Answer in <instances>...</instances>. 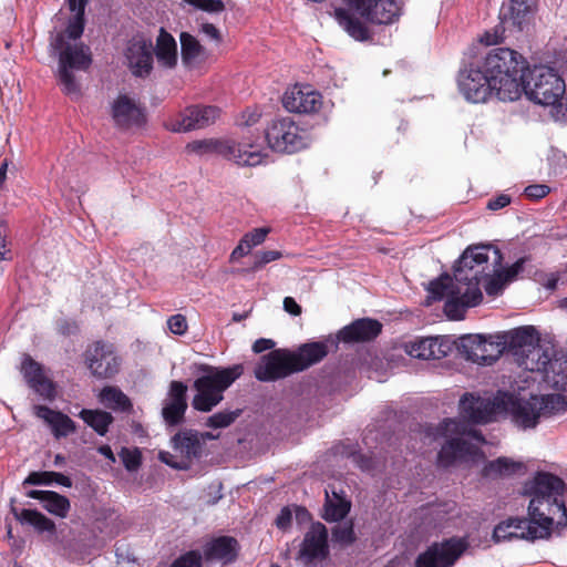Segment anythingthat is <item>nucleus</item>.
Returning <instances> with one entry per match:
<instances>
[{
	"mask_svg": "<svg viewBox=\"0 0 567 567\" xmlns=\"http://www.w3.org/2000/svg\"><path fill=\"white\" fill-rule=\"evenodd\" d=\"M72 17L66 29L56 32L51 47L59 55L58 75L63 91L68 95H78L79 82L74 71H85L91 62L90 49L78 40L84 31V9L87 0H65Z\"/></svg>",
	"mask_w": 567,
	"mask_h": 567,
	"instance_id": "20e7f679",
	"label": "nucleus"
},
{
	"mask_svg": "<svg viewBox=\"0 0 567 567\" xmlns=\"http://www.w3.org/2000/svg\"><path fill=\"white\" fill-rule=\"evenodd\" d=\"M186 392L187 386L183 382H171L162 409L163 419L167 424L177 425L183 421L187 410Z\"/></svg>",
	"mask_w": 567,
	"mask_h": 567,
	"instance_id": "6ab92c4d",
	"label": "nucleus"
},
{
	"mask_svg": "<svg viewBox=\"0 0 567 567\" xmlns=\"http://www.w3.org/2000/svg\"><path fill=\"white\" fill-rule=\"evenodd\" d=\"M269 233V228H255L254 230L247 233L241 240L249 245V249L251 250L254 247L262 244Z\"/></svg>",
	"mask_w": 567,
	"mask_h": 567,
	"instance_id": "de8ad7c7",
	"label": "nucleus"
},
{
	"mask_svg": "<svg viewBox=\"0 0 567 567\" xmlns=\"http://www.w3.org/2000/svg\"><path fill=\"white\" fill-rule=\"evenodd\" d=\"M405 352L412 358L437 360L446 357L452 350L450 341L442 337L421 338L404 344Z\"/></svg>",
	"mask_w": 567,
	"mask_h": 567,
	"instance_id": "a211bd4d",
	"label": "nucleus"
},
{
	"mask_svg": "<svg viewBox=\"0 0 567 567\" xmlns=\"http://www.w3.org/2000/svg\"><path fill=\"white\" fill-rule=\"evenodd\" d=\"M511 203V197L507 194H501L487 203V208L489 210H498L506 207Z\"/></svg>",
	"mask_w": 567,
	"mask_h": 567,
	"instance_id": "680f3d73",
	"label": "nucleus"
},
{
	"mask_svg": "<svg viewBox=\"0 0 567 567\" xmlns=\"http://www.w3.org/2000/svg\"><path fill=\"white\" fill-rule=\"evenodd\" d=\"M519 53L508 48L491 50L476 65L461 69L457 78L460 93L471 103H485L491 96L503 102L519 99L517 59Z\"/></svg>",
	"mask_w": 567,
	"mask_h": 567,
	"instance_id": "7ed1b4c3",
	"label": "nucleus"
},
{
	"mask_svg": "<svg viewBox=\"0 0 567 567\" xmlns=\"http://www.w3.org/2000/svg\"><path fill=\"white\" fill-rule=\"evenodd\" d=\"M120 456L123 461V464L127 471H136L141 465V453L138 450H130L123 447Z\"/></svg>",
	"mask_w": 567,
	"mask_h": 567,
	"instance_id": "a18cd8bd",
	"label": "nucleus"
},
{
	"mask_svg": "<svg viewBox=\"0 0 567 567\" xmlns=\"http://www.w3.org/2000/svg\"><path fill=\"white\" fill-rule=\"evenodd\" d=\"M564 491V481L547 472H538L533 480L524 485V495L530 497L528 516L539 527L546 529L547 536L550 535L555 520L558 525L567 520V511L563 499Z\"/></svg>",
	"mask_w": 567,
	"mask_h": 567,
	"instance_id": "423d86ee",
	"label": "nucleus"
},
{
	"mask_svg": "<svg viewBox=\"0 0 567 567\" xmlns=\"http://www.w3.org/2000/svg\"><path fill=\"white\" fill-rule=\"evenodd\" d=\"M508 411L514 423L522 429L535 427L542 416H550L567 411V398L563 394L530 395L528 399L516 398L506 392L495 396H480L465 393L460 400V416L446 419L433 435L446 439L439 452V462L447 466L455 460H476L481 456L480 447L485 440L472 424H484L495 415Z\"/></svg>",
	"mask_w": 567,
	"mask_h": 567,
	"instance_id": "f257e3e1",
	"label": "nucleus"
},
{
	"mask_svg": "<svg viewBox=\"0 0 567 567\" xmlns=\"http://www.w3.org/2000/svg\"><path fill=\"white\" fill-rule=\"evenodd\" d=\"M281 252L278 250L258 251L255 254L254 270L262 268L265 265L281 258Z\"/></svg>",
	"mask_w": 567,
	"mask_h": 567,
	"instance_id": "09e8293b",
	"label": "nucleus"
},
{
	"mask_svg": "<svg viewBox=\"0 0 567 567\" xmlns=\"http://www.w3.org/2000/svg\"><path fill=\"white\" fill-rule=\"evenodd\" d=\"M523 468L524 465L522 462L502 456L487 462L482 470V475L489 480H496L514 475Z\"/></svg>",
	"mask_w": 567,
	"mask_h": 567,
	"instance_id": "72a5a7b5",
	"label": "nucleus"
},
{
	"mask_svg": "<svg viewBox=\"0 0 567 567\" xmlns=\"http://www.w3.org/2000/svg\"><path fill=\"white\" fill-rule=\"evenodd\" d=\"M291 351L287 349H276L260 358L255 368V377L262 382L276 381L296 373Z\"/></svg>",
	"mask_w": 567,
	"mask_h": 567,
	"instance_id": "f8f14e48",
	"label": "nucleus"
},
{
	"mask_svg": "<svg viewBox=\"0 0 567 567\" xmlns=\"http://www.w3.org/2000/svg\"><path fill=\"white\" fill-rule=\"evenodd\" d=\"M328 354V346L324 342H309L291 351L293 364L297 372L320 362Z\"/></svg>",
	"mask_w": 567,
	"mask_h": 567,
	"instance_id": "bb28decb",
	"label": "nucleus"
},
{
	"mask_svg": "<svg viewBox=\"0 0 567 567\" xmlns=\"http://www.w3.org/2000/svg\"><path fill=\"white\" fill-rule=\"evenodd\" d=\"M238 551V543L235 538L221 536L209 542L204 548L207 560L233 561Z\"/></svg>",
	"mask_w": 567,
	"mask_h": 567,
	"instance_id": "c756f323",
	"label": "nucleus"
},
{
	"mask_svg": "<svg viewBox=\"0 0 567 567\" xmlns=\"http://www.w3.org/2000/svg\"><path fill=\"white\" fill-rule=\"evenodd\" d=\"M261 116V112L257 106L247 107L241 114L237 117L236 124L238 126H250L256 124Z\"/></svg>",
	"mask_w": 567,
	"mask_h": 567,
	"instance_id": "49530a36",
	"label": "nucleus"
},
{
	"mask_svg": "<svg viewBox=\"0 0 567 567\" xmlns=\"http://www.w3.org/2000/svg\"><path fill=\"white\" fill-rule=\"evenodd\" d=\"M522 54L517 59V82L519 97H526L538 105L549 109L550 117L557 123H567L566 84L554 68L547 65L524 66Z\"/></svg>",
	"mask_w": 567,
	"mask_h": 567,
	"instance_id": "39448f33",
	"label": "nucleus"
},
{
	"mask_svg": "<svg viewBox=\"0 0 567 567\" xmlns=\"http://www.w3.org/2000/svg\"><path fill=\"white\" fill-rule=\"evenodd\" d=\"M17 517L22 523L33 526L39 533H48L50 536L55 534L54 522L38 511L23 509Z\"/></svg>",
	"mask_w": 567,
	"mask_h": 567,
	"instance_id": "ea45409f",
	"label": "nucleus"
},
{
	"mask_svg": "<svg viewBox=\"0 0 567 567\" xmlns=\"http://www.w3.org/2000/svg\"><path fill=\"white\" fill-rule=\"evenodd\" d=\"M153 54H155L157 64L162 69L172 70L177 65V43L173 35L165 31L163 28L156 38V44L155 49L153 50Z\"/></svg>",
	"mask_w": 567,
	"mask_h": 567,
	"instance_id": "a878e982",
	"label": "nucleus"
},
{
	"mask_svg": "<svg viewBox=\"0 0 567 567\" xmlns=\"http://www.w3.org/2000/svg\"><path fill=\"white\" fill-rule=\"evenodd\" d=\"M240 414V411L218 412L207 419L206 425L214 429H223L229 426Z\"/></svg>",
	"mask_w": 567,
	"mask_h": 567,
	"instance_id": "37998d69",
	"label": "nucleus"
},
{
	"mask_svg": "<svg viewBox=\"0 0 567 567\" xmlns=\"http://www.w3.org/2000/svg\"><path fill=\"white\" fill-rule=\"evenodd\" d=\"M168 329L172 333L183 336L187 331V321L183 315H174L167 320Z\"/></svg>",
	"mask_w": 567,
	"mask_h": 567,
	"instance_id": "603ef678",
	"label": "nucleus"
},
{
	"mask_svg": "<svg viewBox=\"0 0 567 567\" xmlns=\"http://www.w3.org/2000/svg\"><path fill=\"white\" fill-rule=\"evenodd\" d=\"M499 341L503 343V352L507 351L514 361L519 357L520 352L536 344L539 341L536 329L532 326L519 327L509 331L498 333Z\"/></svg>",
	"mask_w": 567,
	"mask_h": 567,
	"instance_id": "aec40b11",
	"label": "nucleus"
},
{
	"mask_svg": "<svg viewBox=\"0 0 567 567\" xmlns=\"http://www.w3.org/2000/svg\"><path fill=\"white\" fill-rule=\"evenodd\" d=\"M513 523H509V519L499 523L495 528L493 533V537L496 542L501 540H508L512 539V526Z\"/></svg>",
	"mask_w": 567,
	"mask_h": 567,
	"instance_id": "4d7b16f0",
	"label": "nucleus"
},
{
	"mask_svg": "<svg viewBox=\"0 0 567 567\" xmlns=\"http://www.w3.org/2000/svg\"><path fill=\"white\" fill-rule=\"evenodd\" d=\"M112 116L120 126H140L145 122V110L133 97L120 95L112 104Z\"/></svg>",
	"mask_w": 567,
	"mask_h": 567,
	"instance_id": "412c9836",
	"label": "nucleus"
},
{
	"mask_svg": "<svg viewBox=\"0 0 567 567\" xmlns=\"http://www.w3.org/2000/svg\"><path fill=\"white\" fill-rule=\"evenodd\" d=\"M342 3L343 7L334 9V19L357 41L370 38L362 19L371 23L390 24L399 19L402 11V0H342Z\"/></svg>",
	"mask_w": 567,
	"mask_h": 567,
	"instance_id": "0eeeda50",
	"label": "nucleus"
},
{
	"mask_svg": "<svg viewBox=\"0 0 567 567\" xmlns=\"http://www.w3.org/2000/svg\"><path fill=\"white\" fill-rule=\"evenodd\" d=\"M220 110L216 106H190L178 116L167 122V128L173 132H189L204 128L219 117Z\"/></svg>",
	"mask_w": 567,
	"mask_h": 567,
	"instance_id": "2eb2a0df",
	"label": "nucleus"
},
{
	"mask_svg": "<svg viewBox=\"0 0 567 567\" xmlns=\"http://www.w3.org/2000/svg\"><path fill=\"white\" fill-rule=\"evenodd\" d=\"M275 347V342L271 339H258L252 346V350L256 353H261L266 350H270Z\"/></svg>",
	"mask_w": 567,
	"mask_h": 567,
	"instance_id": "69168bd1",
	"label": "nucleus"
},
{
	"mask_svg": "<svg viewBox=\"0 0 567 567\" xmlns=\"http://www.w3.org/2000/svg\"><path fill=\"white\" fill-rule=\"evenodd\" d=\"M554 354L555 350L551 347L540 344L537 341L536 344L526 349L525 352H520L515 362L524 370L542 377Z\"/></svg>",
	"mask_w": 567,
	"mask_h": 567,
	"instance_id": "5701e85b",
	"label": "nucleus"
},
{
	"mask_svg": "<svg viewBox=\"0 0 567 567\" xmlns=\"http://www.w3.org/2000/svg\"><path fill=\"white\" fill-rule=\"evenodd\" d=\"M27 496L39 499L49 513L62 518L68 516L71 508L70 501L65 496L53 491L32 489L27 493Z\"/></svg>",
	"mask_w": 567,
	"mask_h": 567,
	"instance_id": "473e14b6",
	"label": "nucleus"
},
{
	"mask_svg": "<svg viewBox=\"0 0 567 567\" xmlns=\"http://www.w3.org/2000/svg\"><path fill=\"white\" fill-rule=\"evenodd\" d=\"M547 161L555 173L567 168V155L556 146L549 147Z\"/></svg>",
	"mask_w": 567,
	"mask_h": 567,
	"instance_id": "c03bdc74",
	"label": "nucleus"
},
{
	"mask_svg": "<svg viewBox=\"0 0 567 567\" xmlns=\"http://www.w3.org/2000/svg\"><path fill=\"white\" fill-rule=\"evenodd\" d=\"M381 323L372 319H359L344 327L340 331V338L344 342L368 341L381 332Z\"/></svg>",
	"mask_w": 567,
	"mask_h": 567,
	"instance_id": "cd10ccee",
	"label": "nucleus"
},
{
	"mask_svg": "<svg viewBox=\"0 0 567 567\" xmlns=\"http://www.w3.org/2000/svg\"><path fill=\"white\" fill-rule=\"evenodd\" d=\"M21 371L31 389L42 399L53 400L55 398V388L53 382L45 375L42 367L30 357L22 361Z\"/></svg>",
	"mask_w": 567,
	"mask_h": 567,
	"instance_id": "4be33fe9",
	"label": "nucleus"
},
{
	"mask_svg": "<svg viewBox=\"0 0 567 567\" xmlns=\"http://www.w3.org/2000/svg\"><path fill=\"white\" fill-rule=\"evenodd\" d=\"M204 374L194 382L196 394L193 399V408L200 412L212 411L224 399V391L243 374V365L236 364L229 368H212L204 365Z\"/></svg>",
	"mask_w": 567,
	"mask_h": 567,
	"instance_id": "1a4fd4ad",
	"label": "nucleus"
},
{
	"mask_svg": "<svg viewBox=\"0 0 567 567\" xmlns=\"http://www.w3.org/2000/svg\"><path fill=\"white\" fill-rule=\"evenodd\" d=\"M328 532L323 524L315 523L306 534L300 556L308 560L323 558L328 554Z\"/></svg>",
	"mask_w": 567,
	"mask_h": 567,
	"instance_id": "393cba45",
	"label": "nucleus"
},
{
	"mask_svg": "<svg viewBox=\"0 0 567 567\" xmlns=\"http://www.w3.org/2000/svg\"><path fill=\"white\" fill-rule=\"evenodd\" d=\"M182 62L188 69H197L206 61V51L199 41L187 32L181 33Z\"/></svg>",
	"mask_w": 567,
	"mask_h": 567,
	"instance_id": "2f4dec72",
	"label": "nucleus"
},
{
	"mask_svg": "<svg viewBox=\"0 0 567 567\" xmlns=\"http://www.w3.org/2000/svg\"><path fill=\"white\" fill-rule=\"evenodd\" d=\"M538 281L550 291H554L558 282L560 281V274L559 272H549V274H542L539 275Z\"/></svg>",
	"mask_w": 567,
	"mask_h": 567,
	"instance_id": "13d9d810",
	"label": "nucleus"
},
{
	"mask_svg": "<svg viewBox=\"0 0 567 567\" xmlns=\"http://www.w3.org/2000/svg\"><path fill=\"white\" fill-rule=\"evenodd\" d=\"M351 460L362 471H371L374 467L373 460L368 455L361 453H353L351 455Z\"/></svg>",
	"mask_w": 567,
	"mask_h": 567,
	"instance_id": "052dcab7",
	"label": "nucleus"
},
{
	"mask_svg": "<svg viewBox=\"0 0 567 567\" xmlns=\"http://www.w3.org/2000/svg\"><path fill=\"white\" fill-rule=\"evenodd\" d=\"M301 130L291 117H280L271 122L266 130L267 142H295L302 138Z\"/></svg>",
	"mask_w": 567,
	"mask_h": 567,
	"instance_id": "7c9ffc66",
	"label": "nucleus"
},
{
	"mask_svg": "<svg viewBox=\"0 0 567 567\" xmlns=\"http://www.w3.org/2000/svg\"><path fill=\"white\" fill-rule=\"evenodd\" d=\"M52 483L65 487L72 486L70 477L56 472H31L23 481V485H51Z\"/></svg>",
	"mask_w": 567,
	"mask_h": 567,
	"instance_id": "79ce46f5",
	"label": "nucleus"
},
{
	"mask_svg": "<svg viewBox=\"0 0 567 567\" xmlns=\"http://www.w3.org/2000/svg\"><path fill=\"white\" fill-rule=\"evenodd\" d=\"M85 357L87 368L96 378H111L120 370L121 360L111 343L95 342L89 347Z\"/></svg>",
	"mask_w": 567,
	"mask_h": 567,
	"instance_id": "4468645a",
	"label": "nucleus"
},
{
	"mask_svg": "<svg viewBox=\"0 0 567 567\" xmlns=\"http://www.w3.org/2000/svg\"><path fill=\"white\" fill-rule=\"evenodd\" d=\"M532 10V0H511L508 6L502 8L501 16L504 21H512L514 25L523 29Z\"/></svg>",
	"mask_w": 567,
	"mask_h": 567,
	"instance_id": "e433bc0d",
	"label": "nucleus"
},
{
	"mask_svg": "<svg viewBox=\"0 0 567 567\" xmlns=\"http://www.w3.org/2000/svg\"><path fill=\"white\" fill-rule=\"evenodd\" d=\"M292 522V513L288 507L281 509L280 514L276 519V525L280 529H286Z\"/></svg>",
	"mask_w": 567,
	"mask_h": 567,
	"instance_id": "e2e57ef3",
	"label": "nucleus"
},
{
	"mask_svg": "<svg viewBox=\"0 0 567 567\" xmlns=\"http://www.w3.org/2000/svg\"><path fill=\"white\" fill-rule=\"evenodd\" d=\"M249 245H246L243 240L239 241L238 246L231 252V259H238L249 254Z\"/></svg>",
	"mask_w": 567,
	"mask_h": 567,
	"instance_id": "774afa93",
	"label": "nucleus"
},
{
	"mask_svg": "<svg viewBox=\"0 0 567 567\" xmlns=\"http://www.w3.org/2000/svg\"><path fill=\"white\" fill-rule=\"evenodd\" d=\"M202 556L197 551H189L176 559L171 567H200Z\"/></svg>",
	"mask_w": 567,
	"mask_h": 567,
	"instance_id": "3c124183",
	"label": "nucleus"
},
{
	"mask_svg": "<svg viewBox=\"0 0 567 567\" xmlns=\"http://www.w3.org/2000/svg\"><path fill=\"white\" fill-rule=\"evenodd\" d=\"M202 556L197 551H189L176 559L171 567H200Z\"/></svg>",
	"mask_w": 567,
	"mask_h": 567,
	"instance_id": "8fccbe9b",
	"label": "nucleus"
},
{
	"mask_svg": "<svg viewBox=\"0 0 567 567\" xmlns=\"http://www.w3.org/2000/svg\"><path fill=\"white\" fill-rule=\"evenodd\" d=\"M511 526L512 537L527 540H535L539 538L548 537L546 529L539 527L537 523L532 518H508Z\"/></svg>",
	"mask_w": 567,
	"mask_h": 567,
	"instance_id": "c9c22d12",
	"label": "nucleus"
},
{
	"mask_svg": "<svg viewBox=\"0 0 567 567\" xmlns=\"http://www.w3.org/2000/svg\"><path fill=\"white\" fill-rule=\"evenodd\" d=\"M527 261V258L523 257L515 261L512 266L506 269H502V274L505 277V281L512 282L514 281L518 275L523 271L524 265Z\"/></svg>",
	"mask_w": 567,
	"mask_h": 567,
	"instance_id": "864d4df0",
	"label": "nucleus"
},
{
	"mask_svg": "<svg viewBox=\"0 0 567 567\" xmlns=\"http://www.w3.org/2000/svg\"><path fill=\"white\" fill-rule=\"evenodd\" d=\"M34 414L47 423L55 439L66 437L76 431L74 421L66 414L45 405H35Z\"/></svg>",
	"mask_w": 567,
	"mask_h": 567,
	"instance_id": "b1692460",
	"label": "nucleus"
},
{
	"mask_svg": "<svg viewBox=\"0 0 567 567\" xmlns=\"http://www.w3.org/2000/svg\"><path fill=\"white\" fill-rule=\"evenodd\" d=\"M305 144H187V152L204 156L218 154L239 166H256L274 161L271 154H293Z\"/></svg>",
	"mask_w": 567,
	"mask_h": 567,
	"instance_id": "6e6552de",
	"label": "nucleus"
},
{
	"mask_svg": "<svg viewBox=\"0 0 567 567\" xmlns=\"http://www.w3.org/2000/svg\"><path fill=\"white\" fill-rule=\"evenodd\" d=\"M550 188L545 184H534L525 188V195L530 199H540L549 194Z\"/></svg>",
	"mask_w": 567,
	"mask_h": 567,
	"instance_id": "6e6d98bb",
	"label": "nucleus"
},
{
	"mask_svg": "<svg viewBox=\"0 0 567 567\" xmlns=\"http://www.w3.org/2000/svg\"><path fill=\"white\" fill-rule=\"evenodd\" d=\"M502 344L498 334L487 338L482 334H467L458 339L457 350L466 360L488 365L502 355Z\"/></svg>",
	"mask_w": 567,
	"mask_h": 567,
	"instance_id": "9d476101",
	"label": "nucleus"
},
{
	"mask_svg": "<svg viewBox=\"0 0 567 567\" xmlns=\"http://www.w3.org/2000/svg\"><path fill=\"white\" fill-rule=\"evenodd\" d=\"M322 95L310 85L296 84L288 87L282 96L284 107L291 113H317L322 107Z\"/></svg>",
	"mask_w": 567,
	"mask_h": 567,
	"instance_id": "dca6fc26",
	"label": "nucleus"
},
{
	"mask_svg": "<svg viewBox=\"0 0 567 567\" xmlns=\"http://www.w3.org/2000/svg\"><path fill=\"white\" fill-rule=\"evenodd\" d=\"M465 538H450L435 543L416 558V567H451L467 549Z\"/></svg>",
	"mask_w": 567,
	"mask_h": 567,
	"instance_id": "9b49d317",
	"label": "nucleus"
},
{
	"mask_svg": "<svg viewBox=\"0 0 567 567\" xmlns=\"http://www.w3.org/2000/svg\"><path fill=\"white\" fill-rule=\"evenodd\" d=\"M333 537L337 542L350 544L354 540L352 526H338L333 529Z\"/></svg>",
	"mask_w": 567,
	"mask_h": 567,
	"instance_id": "5fc2aeb1",
	"label": "nucleus"
},
{
	"mask_svg": "<svg viewBox=\"0 0 567 567\" xmlns=\"http://www.w3.org/2000/svg\"><path fill=\"white\" fill-rule=\"evenodd\" d=\"M202 32L207 35L208 38H210L212 40H215L217 42L220 41V33L218 31V29L212 24V23H204L200 28Z\"/></svg>",
	"mask_w": 567,
	"mask_h": 567,
	"instance_id": "338daca9",
	"label": "nucleus"
},
{
	"mask_svg": "<svg viewBox=\"0 0 567 567\" xmlns=\"http://www.w3.org/2000/svg\"><path fill=\"white\" fill-rule=\"evenodd\" d=\"M99 398L105 408L113 411L128 412L132 409L130 399L118 388L105 386Z\"/></svg>",
	"mask_w": 567,
	"mask_h": 567,
	"instance_id": "4c0bfd02",
	"label": "nucleus"
},
{
	"mask_svg": "<svg viewBox=\"0 0 567 567\" xmlns=\"http://www.w3.org/2000/svg\"><path fill=\"white\" fill-rule=\"evenodd\" d=\"M125 62L136 78H146L153 70V45L143 37L131 39L124 51Z\"/></svg>",
	"mask_w": 567,
	"mask_h": 567,
	"instance_id": "f3484780",
	"label": "nucleus"
},
{
	"mask_svg": "<svg viewBox=\"0 0 567 567\" xmlns=\"http://www.w3.org/2000/svg\"><path fill=\"white\" fill-rule=\"evenodd\" d=\"M351 460L362 471H371L374 467L373 460L368 455L361 453H353L351 455Z\"/></svg>",
	"mask_w": 567,
	"mask_h": 567,
	"instance_id": "bf43d9fd",
	"label": "nucleus"
},
{
	"mask_svg": "<svg viewBox=\"0 0 567 567\" xmlns=\"http://www.w3.org/2000/svg\"><path fill=\"white\" fill-rule=\"evenodd\" d=\"M284 309L292 316L301 315V307L296 302L292 297H286L284 299Z\"/></svg>",
	"mask_w": 567,
	"mask_h": 567,
	"instance_id": "0e129e2a",
	"label": "nucleus"
},
{
	"mask_svg": "<svg viewBox=\"0 0 567 567\" xmlns=\"http://www.w3.org/2000/svg\"><path fill=\"white\" fill-rule=\"evenodd\" d=\"M333 497H330L329 492L326 491V505H324V519L330 522H338L346 517L350 511V503L340 497L336 492L332 493Z\"/></svg>",
	"mask_w": 567,
	"mask_h": 567,
	"instance_id": "a19ab883",
	"label": "nucleus"
},
{
	"mask_svg": "<svg viewBox=\"0 0 567 567\" xmlns=\"http://www.w3.org/2000/svg\"><path fill=\"white\" fill-rule=\"evenodd\" d=\"M542 380L548 388L567 391V354H554L542 374Z\"/></svg>",
	"mask_w": 567,
	"mask_h": 567,
	"instance_id": "c85d7f7f",
	"label": "nucleus"
},
{
	"mask_svg": "<svg viewBox=\"0 0 567 567\" xmlns=\"http://www.w3.org/2000/svg\"><path fill=\"white\" fill-rule=\"evenodd\" d=\"M502 261L497 247H468L455 266L454 278L443 275L429 284L426 303L444 299L445 315L452 320L463 319L467 308L482 301L481 285L487 295L497 296L509 284L502 274Z\"/></svg>",
	"mask_w": 567,
	"mask_h": 567,
	"instance_id": "f03ea898",
	"label": "nucleus"
},
{
	"mask_svg": "<svg viewBox=\"0 0 567 567\" xmlns=\"http://www.w3.org/2000/svg\"><path fill=\"white\" fill-rule=\"evenodd\" d=\"M80 417L102 436L107 433L109 426L113 422V416L101 410L83 409L80 412Z\"/></svg>",
	"mask_w": 567,
	"mask_h": 567,
	"instance_id": "58836bf2",
	"label": "nucleus"
},
{
	"mask_svg": "<svg viewBox=\"0 0 567 567\" xmlns=\"http://www.w3.org/2000/svg\"><path fill=\"white\" fill-rule=\"evenodd\" d=\"M173 449L179 453L185 460L174 461V456L168 452H161L159 460L178 470L188 467V461L199 457L203 450V440L199 432L193 430H184L175 434L172 439Z\"/></svg>",
	"mask_w": 567,
	"mask_h": 567,
	"instance_id": "ddd939ff",
	"label": "nucleus"
},
{
	"mask_svg": "<svg viewBox=\"0 0 567 567\" xmlns=\"http://www.w3.org/2000/svg\"><path fill=\"white\" fill-rule=\"evenodd\" d=\"M511 526L512 537L527 540H535L539 538L548 537L546 529L539 527L537 523L532 518H508Z\"/></svg>",
	"mask_w": 567,
	"mask_h": 567,
	"instance_id": "f704fd0d",
	"label": "nucleus"
}]
</instances>
